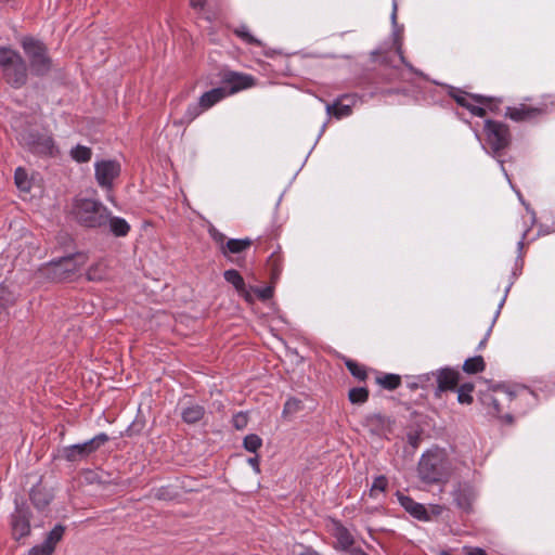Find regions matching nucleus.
Returning a JSON list of instances; mask_svg holds the SVG:
<instances>
[{
	"mask_svg": "<svg viewBox=\"0 0 555 555\" xmlns=\"http://www.w3.org/2000/svg\"><path fill=\"white\" fill-rule=\"evenodd\" d=\"M14 180H15V183H16V186L21 190H28L29 189V183L27 181V175H26V171L18 167L16 168L15 172H14Z\"/></svg>",
	"mask_w": 555,
	"mask_h": 555,
	"instance_id": "nucleus-36",
	"label": "nucleus"
},
{
	"mask_svg": "<svg viewBox=\"0 0 555 555\" xmlns=\"http://www.w3.org/2000/svg\"><path fill=\"white\" fill-rule=\"evenodd\" d=\"M326 112L328 115H332L337 119H340L349 116L352 113V108L350 104H344L337 101L332 105H326Z\"/></svg>",
	"mask_w": 555,
	"mask_h": 555,
	"instance_id": "nucleus-25",
	"label": "nucleus"
},
{
	"mask_svg": "<svg viewBox=\"0 0 555 555\" xmlns=\"http://www.w3.org/2000/svg\"><path fill=\"white\" fill-rule=\"evenodd\" d=\"M254 85V78L250 75L230 72L222 81V88H227V94L232 95L242 90L250 88Z\"/></svg>",
	"mask_w": 555,
	"mask_h": 555,
	"instance_id": "nucleus-12",
	"label": "nucleus"
},
{
	"mask_svg": "<svg viewBox=\"0 0 555 555\" xmlns=\"http://www.w3.org/2000/svg\"><path fill=\"white\" fill-rule=\"evenodd\" d=\"M345 364L352 376H354L356 378H358L360 380L366 379L367 373H366V370L364 366L360 365L359 363H357L356 361L350 360V359H347L345 361Z\"/></svg>",
	"mask_w": 555,
	"mask_h": 555,
	"instance_id": "nucleus-33",
	"label": "nucleus"
},
{
	"mask_svg": "<svg viewBox=\"0 0 555 555\" xmlns=\"http://www.w3.org/2000/svg\"><path fill=\"white\" fill-rule=\"evenodd\" d=\"M292 555H321L312 547L305 546L302 544H294L291 551Z\"/></svg>",
	"mask_w": 555,
	"mask_h": 555,
	"instance_id": "nucleus-40",
	"label": "nucleus"
},
{
	"mask_svg": "<svg viewBox=\"0 0 555 555\" xmlns=\"http://www.w3.org/2000/svg\"><path fill=\"white\" fill-rule=\"evenodd\" d=\"M485 340H486V338H485L483 340H481V341H480V347H481V346H483Z\"/></svg>",
	"mask_w": 555,
	"mask_h": 555,
	"instance_id": "nucleus-57",
	"label": "nucleus"
},
{
	"mask_svg": "<svg viewBox=\"0 0 555 555\" xmlns=\"http://www.w3.org/2000/svg\"><path fill=\"white\" fill-rule=\"evenodd\" d=\"M348 398L353 404L364 403L369 399V390L363 387L352 388L349 390Z\"/></svg>",
	"mask_w": 555,
	"mask_h": 555,
	"instance_id": "nucleus-34",
	"label": "nucleus"
},
{
	"mask_svg": "<svg viewBox=\"0 0 555 555\" xmlns=\"http://www.w3.org/2000/svg\"><path fill=\"white\" fill-rule=\"evenodd\" d=\"M208 231L215 243H254L250 237L227 240L225 235L219 232L212 224H209Z\"/></svg>",
	"mask_w": 555,
	"mask_h": 555,
	"instance_id": "nucleus-26",
	"label": "nucleus"
},
{
	"mask_svg": "<svg viewBox=\"0 0 555 555\" xmlns=\"http://www.w3.org/2000/svg\"><path fill=\"white\" fill-rule=\"evenodd\" d=\"M227 96V88L220 86L203 93L198 101L203 108L207 111Z\"/></svg>",
	"mask_w": 555,
	"mask_h": 555,
	"instance_id": "nucleus-16",
	"label": "nucleus"
},
{
	"mask_svg": "<svg viewBox=\"0 0 555 555\" xmlns=\"http://www.w3.org/2000/svg\"><path fill=\"white\" fill-rule=\"evenodd\" d=\"M190 5L195 10H203L205 7V0H190Z\"/></svg>",
	"mask_w": 555,
	"mask_h": 555,
	"instance_id": "nucleus-51",
	"label": "nucleus"
},
{
	"mask_svg": "<svg viewBox=\"0 0 555 555\" xmlns=\"http://www.w3.org/2000/svg\"><path fill=\"white\" fill-rule=\"evenodd\" d=\"M552 108H548V104L546 100L541 103L539 106H528L526 104H520L519 106H508L506 108L505 115L514 121H522L532 119L539 115L546 114L551 112Z\"/></svg>",
	"mask_w": 555,
	"mask_h": 555,
	"instance_id": "nucleus-9",
	"label": "nucleus"
},
{
	"mask_svg": "<svg viewBox=\"0 0 555 555\" xmlns=\"http://www.w3.org/2000/svg\"><path fill=\"white\" fill-rule=\"evenodd\" d=\"M233 426L236 429H244L248 423V416L246 413L240 412L233 416Z\"/></svg>",
	"mask_w": 555,
	"mask_h": 555,
	"instance_id": "nucleus-43",
	"label": "nucleus"
},
{
	"mask_svg": "<svg viewBox=\"0 0 555 555\" xmlns=\"http://www.w3.org/2000/svg\"><path fill=\"white\" fill-rule=\"evenodd\" d=\"M12 529L16 539L26 537L30 532L29 519L22 513H17L13 516Z\"/></svg>",
	"mask_w": 555,
	"mask_h": 555,
	"instance_id": "nucleus-21",
	"label": "nucleus"
},
{
	"mask_svg": "<svg viewBox=\"0 0 555 555\" xmlns=\"http://www.w3.org/2000/svg\"><path fill=\"white\" fill-rule=\"evenodd\" d=\"M248 464L253 466V468L255 469V472L258 474L260 473V467H259V456L256 455L254 457H249L248 459Z\"/></svg>",
	"mask_w": 555,
	"mask_h": 555,
	"instance_id": "nucleus-50",
	"label": "nucleus"
},
{
	"mask_svg": "<svg viewBox=\"0 0 555 555\" xmlns=\"http://www.w3.org/2000/svg\"><path fill=\"white\" fill-rule=\"evenodd\" d=\"M324 129H325V124L322 126V128L320 130V133H319V137L323 133Z\"/></svg>",
	"mask_w": 555,
	"mask_h": 555,
	"instance_id": "nucleus-56",
	"label": "nucleus"
},
{
	"mask_svg": "<svg viewBox=\"0 0 555 555\" xmlns=\"http://www.w3.org/2000/svg\"><path fill=\"white\" fill-rule=\"evenodd\" d=\"M52 499V493L41 486H36L31 489L30 500L38 509H44Z\"/></svg>",
	"mask_w": 555,
	"mask_h": 555,
	"instance_id": "nucleus-19",
	"label": "nucleus"
},
{
	"mask_svg": "<svg viewBox=\"0 0 555 555\" xmlns=\"http://www.w3.org/2000/svg\"><path fill=\"white\" fill-rule=\"evenodd\" d=\"M65 527L56 525L48 534L42 544L35 545L29 550V555H52L56 544L62 540Z\"/></svg>",
	"mask_w": 555,
	"mask_h": 555,
	"instance_id": "nucleus-10",
	"label": "nucleus"
},
{
	"mask_svg": "<svg viewBox=\"0 0 555 555\" xmlns=\"http://www.w3.org/2000/svg\"><path fill=\"white\" fill-rule=\"evenodd\" d=\"M262 444V440L258 435L250 434L244 438L243 446L249 452H256Z\"/></svg>",
	"mask_w": 555,
	"mask_h": 555,
	"instance_id": "nucleus-35",
	"label": "nucleus"
},
{
	"mask_svg": "<svg viewBox=\"0 0 555 555\" xmlns=\"http://www.w3.org/2000/svg\"><path fill=\"white\" fill-rule=\"evenodd\" d=\"M449 94L455 100V102L460 106L464 105V103L466 101V98L468 96V93L462 91L461 89H455L453 87H451V90L449 91Z\"/></svg>",
	"mask_w": 555,
	"mask_h": 555,
	"instance_id": "nucleus-44",
	"label": "nucleus"
},
{
	"mask_svg": "<svg viewBox=\"0 0 555 555\" xmlns=\"http://www.w3.org/2000/svg\"><path fill=\"white\" fill-rule=\"evenodd\" d=\"M88 260L85 253H75L52 261V264L64 272L70 273L83 266Z\"/></svg>",
	"mask_w": 555,
	"mask_h": 555,
	"instance_id": "nucleus-13",
	"label": "nucleus"
},
{
	"mask_svg": "<svg viewBox=\"0 0 555 555\" xmlns=\"http://www.w3.org/2000/svg\"><path fill=\"white\" fill-rule=\"evenodd\" d=\"M398 53H399V56H400L401 62H402V63H403V64H404L409 69L413 70L412 65H411V64H409L408 62H405V59H404V55H403V53H402V50H401V47H400V46L398 47Z\"/></svg>",
	"mask_w": 555,
	"mask_h": 555,
	"instance_id": "nucleus-53",
	"label": "nucleus"
},
{
	"mask_svg": "<svg viewBox=\"0 0 555 555\" xmlns=\"http://www.w3.org/2000/svg\"><path fill=\"white\" fill-rule=\"evenodd\" d=\"M387 485H388V481L385 476L376 477L371 487V490H370L371 495H373L375 491H385L387 488Z\"/></svg>",
	"mask_w": 555,
	"mask_h": 555,
	"instance_id": "nucleus-42",
	"label": "nucleus"
},
{
	"mask_svg": "<svg viewBox=\"0 0 555 555\" xmlns=\"http://www.w3.org/2000/svg\"><path fill=\"white\" fill-rule=\"evenodd\" d=\"M408 441L413 448H417L421 441V435L418 431H410L408 434Z\"/></svg>",
	"mask_w": 555,
	"mask_h": 555,
	"instance_id": "nucleus-47",
	"label": "nucleus"
},
{
	"mask_svg": "<svg viewBox=\"0 0 555 555\" xmlns=\"http://www.w3.org/2000/svg\"><path fill=\"white\" fill-rule=\"evenodd\" d=\"M464 372L468 374H476L485 370V361L481 356H476L467 359L463 364Z\"/></svg>",
	"mask_w": 555,
	"mask_h": 555,
	"instance_id": "nucleus-27",
	"label": "nucleus"
},
{
	"mask_svg": "<svg viewBox=\"0 0 555 555\" xmlns=\"http://www.w3.org/2000/svg\"><path fill=\"white\" fill-rule=\"evenodd\" d=\"M350 555H369L361 548H352L350 551Z\"/></svg>",
	"mask_w": 555,
	"mask_h": 555,
	"instance_id": "nucleus-55",
	"label": "nucleus"
},
{
	"mask_svg": "<svg viewBox=\"0 0 555 555\" xmlns=\"http://www.w3.org/2000/svg\"><path fill=\"white\" fill-rule=\"evenodd\" d=\"M72 215L74 219L86 228H102L108 220V209L98 199L80 195L73 199Z\"/></svg>",
	"mask_w": 555,
	"mask_h": 555,
	"instance_id": "nucleus-1",
	"label": "nucleus"
},
{
	"mask_svg": "<svg viewBox=\"0 0 555 555\" xmlns=\"http://www.w3.org/2000/svg\"><path fill=\"white\" fill-rule=\"evenodd\" d=\"M397 9H398V5H397V2L396 0H392V12H391V23H392V26H393V35H397Z\"/></svg>",
	"mask_w": 555,
	"mask_h": 555,
	"instance_id": "nucleus-48",
	"label": "nucleus"
},
{
	"mask_svg": "<svg viewBox=\"0 0 555 555\" xmlns=\"http://www.w3.org/2000/svg\"><path fill=\"white\" fill-rule=\"evenodd\" d=\"M473 390L474 385L470 383L461 385L457 389V401L462 404H470L473 402Z\"/></svg>",
	"mask_w": 555,
	"mask_h": 555,
	"instance_id": "nucleus-32",
	"label": "nucleus"
},
{
	"mask_svg": "<svg viewBox=\"0 0 555 555\" xmlns=\"http://www.w3.org/2000/svg\"><path fill=\"white\" fill-rule=\"evenodd\" d=\"M204 414V408L197 404L183 409L181 413L183 421L188 424L197 423L203 418Z\"/></svg>",
	"mask_w": 555,
	"mask_h": 555,
	"instance_id": "nucleus-23",
	"label": "nucleus"
},
{
	"mask_svg": "<svg viewBox=\"0 0 555 555\" xmlns=\"http://www.w3.org/2000/svg\"><path fill=\"white\" fill-rule=\"evenodd\" d=\"M106 225H108L109 232L118 237L127 235L130 231V225L126 219L117 216L112 217L109 211Z\"/></svg>",
	"mask_w": 555,
	"mask_h": 555,
	"instance_id": "nucleus-20",
	"label": "nucleus"
},
{
	"mask_svg": "<svg viewBox=\"0 0 555 555\" xmlns=\"http://www.w3.org/2000/svg\"><path fill=\"white\" fill-rule=\"evenodd\" d=\"M437 390L436 396L439 397L442 391L453 390L459 384V372L451 369H442L437 372Z\"/></svg>",
	"mask_w": 555,
	"mask_h": 555,
	"instance_id": "nucleus-14",
	"label": "nucleus"
},
{
	"mask_svg": "<svg viewBox=\"0 0 555 555\" xmlns=\"http://www.w3.org/2000/svg\"><path fill=\"white\" fill-rule=\"evenodd\" d=\"M120 164L114 159H101L94 163V176L98 184L107 191L113 188L114 180L120 175Z\"/></svg>",
	"mask_w": 555,
	"mask_h": 555,
	"instance_id": "nucleus-8",
	"label": "nucleus"
},
{
	"mask_svg": "<svg viewBox=\"0 0 555 555\" xmlns=\"http://www.w3.org/2000/svg\"><path fill=\"white\" fill-rule=\"evenodd\" d=\"M376 383L388 390H395L401 385V377L396 374H385L376 378Z\"/></svg>",
	"mask_w": 555,
	"mask_h": 555,
	"instance_id": "nucleus-29",
	"label": "nucleus"
},
{
	"mask_svg": "<svg viewBox=\"0 0 555 555\" xmlns=\"http://www.w3.org/2000/svg\"><path fill=\"white\" fill-rule=\"evenodd\" d=\"M233 31L242 41H244L247 44H255L259 47L262 46V42L251 35L246 25H240L236 28H234Z\"/></svg>",
	"mask_w": 555,
	"mask_h": 555,
	"instance_id": "nucleus-30",
	"label": "nucleus"
},
{
	"mask_svg": "<svg viewBox=\"0 0 555 555\" xmlns=\"http://www.w3.org/2000/svg\"><path fill=\"white\" fill-rule=\"evenodd\" d=\"M450 473V462L441 451L427 452L418 463V476L426 483L443 482Z\"/></svg>",
	"mask_w": 555,
	"mask_h": 555,
	"instance_id": "nucleus-2",
	"label": "nucleus"
},
{
	"mask_svg": "<svg viewBox=\"0 0 555 555\" xmlns=\"http://www.w3.org/2000/svg\"><path fill=\"white\" fill-rule=\"evenodd\" d=\"M521 243H524V237L518 241V244H521Z\"/></svg>",
	"mask_w": 555,
	"mask_h": 555,
	"instance_id": "nucleus-58",
	"label": "nucleus"
},
{
	"mask_svg": "<svg viewBox=\"0 0 555 555\" xmlns=\"http://www.w3.org/2000/svg\"><path fill=\"white\" fill-rule=\"evenodd\" d=\"M399 501L401 505L405 508V511L413 515L415 518L420 520L429 519L427 511L424 505L416 503L411 498L404 495H400Z\"/></svg>",
	"mask_w": 555,
	"mask_h": 555,
	"instance_id": "nucleus-17",
	"label": "nucleus"
},
{
	"mask_svg": "<svg viewBox=\"0 0 555 555\" xmlns=\"http://www.w3.org/2000/svg\"><path fill=\"white\" fill-rule=\"evenodd\" d=\"M333 535L337 541L336 548L347 551L354 543L351 533L338 521H333Z\"/></svg>",
	"mask_w": 555,
	"mask_h": 555,
	"instance_id": "nucleus-15",
	"label": "nucleus"
},
{
	"mask_svg": "<svg viewBox=\"0 0 555 555\" xmlns=\"http://www.w3.org/2000/svg\"><path fill=\"white\" fill-rule=\"evenodd\" d=\"M21 46L35 76L42 77L51 70L52 60L48 55L47 46L41 40L26 36L22 39Z\"/></svg>",
	"mask_w": 555,
	"mask_h": 555,
	"instance_id": "nucleus-4",
	"label": "nucleus"
},
{
	"mask_svg": "<svg viewBox=\"0 0 555 555\" xmlns=\"http://www.w3.org/2000/svg\"><path fill=\"white\" fill-rule=\"evenodd\" d=\"M498 163H499V165H500V169H501L502 173L504 175V177L506 178V180H507V182H508L509 186L514 190V192L516 193V195H517V197L519 198V201H520L522 204H525V201H524V197H522L521 192H520L518 189H516V188H515V185L513 184V182H512V180H511V178H509V175L507 173V171H506V169H505V167H504V160H503V159L498 158Z\"/></svg>",
	"mask_w": 555,
	"mask_h": 555,
	"instance_id": "nucleus-41",
	"label": "nucleus"
},
{
	"mask_svg": "<svg viewBox=\"0 0 555 555\" xmlns=\"http://www.w3.org/2000/svg\"><path fill=\"white\" fill-rule=\"evenodd\" d=\"M466 555H488L487 552L480 547H464Z\"/></svg>",
	"mask_w": 555,
	"mask_h": 555,
	"instance_id": "nucleus-49",
	"label": "nucleus"
},
{
	"mask_svg": "<svg viewBox=\"0 0 555 555\" xmlns=\"http://www.w3.org/2000/svg\"><path fill=\"white\" fill-rule=\"evenodd\" d=\"M301 409V401L296 398H291L286 401L283 410L284 415H289L298 412Z\"/></svg>",
	"mask_w": 555,
	"mask_h": 555,
	"instance_id": "nucleus-39",
	"label": "nucleus"
},
{
	"mask_svg": "<svg viewBox=\"0 0 555 555\" xmlns=\"http://www.w3.org/2000/svg\"><path fill=\"white\" fill-rule=\"evenodd\" d=\"M487 101V98L480 94H468L466 98V101L462 107H465L469 113L473 111L472 107H474L476 104H485Z\"/></svg>",
	"mask_w": 555,
	"mask_h": 555,
	"instance_id": "nucleus-38",
	"label": "nucleus"
},
{
	"mask_svg": "<svg viewBox=\"0 0 555 555\" xmlns=\"http://www.w3.org/2000/svg\"><path fill=\"white\" fill-rule=\"evenodd\" d=\"M224 280L232 284L237 292L244 291L245 282L242 275L236 270H227L223 273Z\"/></svg>",
	"mask_w": 555,
	"mask_h": 555,
	"instance_id": "nucleus-31",
	"label": "nucleus"
},
{
	"mask_svg": "<svg viewBox=\"0 0 555 555\" xmlns=\"http://www.w3.org/2000/svg\"><path fill=\"white\" fill-rule=\"evenodd\" d=\"M453 499L456 506L465 513L473 511V503L476 494L474 488L468 482H459L453 490Z\"/></svg>",
	"mask_w": 555,
	"mask_h": 555,
	"instance_id": "nucleus-11",
	"label": "nucleus"
},
{
	"mask_svg": "<svg viewBox=\"0 0 555 555\" xmlns=\"http://www.w3.org/2000/svg\"><path fill=\"white\" fill-rule=\"evenodd\" d=\"M25 149L40 157H55L59 154V147L52 137L47 131L29 130L23 135Z\"/></svg>",
	"mask_w": 555,
	"mask_h": 555,
	"instance_id": "nucleus-5",
	"label": "nucleus"
},
{
	"mask_svg": "<svg viewBox=\"0 0 555 555\" xmlns=\"http://www.w3.org/2000/svg\"><path fill=\"white\" fill-rule=\"evenodd\" d=\"M472 108L473 111L470 112V114L477 117H483L486 115V108L492 109L490 101L488 99L485 102V104H476Z\"/></svg>",
	"mask_w": 555,
	"mask_h": 555,
	"instance_id": "nucleus-46",
	"label": "nucleus"
},
{
	"mask_svg": "<svg viewBox=\"0 0 555 555\" xmlns=\"http://www.w3.org/2000/svg\"><path fill=\"white\" fill-rule=\"evenodd\" d=\"M69 155L76 163H88L92 157V150L86 145L77 144L70 149Z\"/></svg>",
	"mask_w": 555,
	"mask_h": 555,
	"instance_id": "nucleus-24",
	"label": "nucleus"
},
{
	"mask_svg": "<svg viewBox=\"0 0 555 555\" xmlns=\"http://www.w3.org/2000/svg\"><path fill=\"white\" fill-rule=\"evenodd\" d=\"M483 131L486 134V144L489 146L494 158L499 153L506 149L512 140L509 128L506 124L498 120L487 119Z\"/></svg>",
	"mask_w": 555,
	"mask_h": 555,
	"instance_id": "nucleus-6",
	"label": "nucleus"
},
{
	"mask_svg": "<svg viewBox=\"0 0 555 555\" xmlns=\"http://www.w3.org/2000/svg\"><path fill=\"white\" fill-rule=\"evenodd\" d=\"M0 68L5 80L14 88L27 81V65L21 54L10 47L0 46Z\"/></svg>",
	"mask_w": 555,
	"mask_h": 555,
	"instance_id": "nucleus-3",
	"label": "nucleus"
},
{
	"mask_svg": "<svg viewBox=\"0 0 555 555\" xmlns=\"http://www.w3.org/2000/svg\"><path fill=\"white\" fill-rule=\"evenodd\" d=\"M107 441L108 436L106 434H99L83 443H77L59 449L57 457L68 462H79L89 457Z\"/></svg>",
	"mask_w": 555,
	"mask_h": 555,
	"instance_id": "nucleus-7",
	"label": "nucleus"
},
{
	"mask_svg": "<svg viewBox=\"0 0 555 555\" xmlns=\"http://www.w3.org/2000/svg\"><path fill=\"white\" fill-rule=\"evenodd\" d=\"M254 293L258 296L259 299L264 301V300L272 298L274 288H273V286H267L263 288H255Z\"/></svg>",
	"mask_w": 555,
	"mask_h": 555,
	"instance_id": "nucleus-45",
	"label": "nucleus"
},
{
	"mask_svg": "<svg viewBox=\"0 0 555 555\" xmlns=\"http://www.w3.org/2000/svg\"><path fill=\"white\" fill-rule=\"evenodd\" d=\"M203 112H205V109L203 108V106L201 105L199 101L196 102V103H191L183 117L181 118V120L179 121L180 125L182 124H191L196 117H198Z\"/></svg>",
	"mask_w": 555,
	"mask_h": 555,
	"instance_id": "nucleus-28",
	"label": "nucleus"
},
{
	"mask_svg": "<svg viewBox=\"0 0 555 555\" xmlns=\"http://www.w3.org/2000/svg\"><path fill=\"white\" fill-rule=\"evenodd\" d=\"M365 425L373 434H380L390 427L391 421L379 413H373L365 417Z\"/></svg>",
	"mask_w": 555,
	"mask_h": 555,
	"instance_id": "nucleus-18",
	"label": "nucleus"
},
{
	"mask_svg": "<svg viewBox=\"0 0 555 555\" xmlns=\"http://www.w3.org/2000/svg\"><path fill=\"white\" fill-rule=\"evenodd\" d=\"M105 275V267L101 263L94 264L89 268L87 272V278L89 281H99L102 280Z\"/></svg>",
	"mask_w": 555,
	"mask_h": 555,
	"instance_id": "nucleus-37",
	"label": "nucleus"
},
{
	"mask_svg": "<svg viewBox=\"0 0 555 555\" xmlns=\"http://www.w3.org/2000/svg\"><path fill=\"white\" fill-rule=\"evenodd\" d=\"M443 509H444V507L441 506V505H434V506H431V513L435 514V515H440Z\"/></svg>",
	"mask_w": 555,
	"mask_h": 555,
	"instance_id": "nucleus-54",
	"label": "nucleus"
},
{
	"mask_svg": "<svg viewBox=\"0 0 555 555\" xmlns=\"http://www.w3.org/2000/svg\"><path fill=\"white\" fill-rule=\"evenodd\" d=\"M241 296L245 298L246 301L253 302V297L250 293L246 289V285L244 286V291L238 292Z\"/></svg>",
	"mask_w": 555,
	"mask_h": 555,
	"instance_id": "nucleus-52",
	"label": "nucleus"
},
{
	"mask_svg": "<svg viewBox=\"0 0 555 555\" xmlns=\"http://www.w3.org/2000/svg\"><path fill=\"white\" fill-rule=\"evenodd\" d=\"M247 245H221V254L231 262L241 266L242 257L241 254L244 251Z\"/></svg>",
	"mask_w": 555,
	"mask_h": 555,
	"instance_id": "nucleus-22",
	"label": "nucleus"
}]
</instances>
